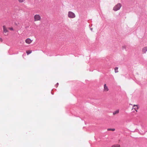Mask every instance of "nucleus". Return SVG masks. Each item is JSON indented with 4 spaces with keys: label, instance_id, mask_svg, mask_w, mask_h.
Returning <instances> with one entry per match:
<instances>
[{
    "label": "nucleus",
    "instance_id": "11",
    "mask_svg": "<svg viewBox=\"0 0 147 147\" xmlns=\"http://www.w3.org/2000/svg\"><path fill=\"white\" fill-rule=\"evenodd\" d=\"M32 52V51L30 50L27 51H26V53L27 55H28L29 54L31 53Z\"/></svg>",
    "mask_w": 147,
    "mask_h": 147
},
{
    "label": "nucleus",
    "instance_id": "1",
    "mask_svg": "<svg viewBox=\"0 0 147 147\" xmlns=\"http://www.w3.org/2000/svg\"><path fill=\"white\" fill-rule=\"evenodd\" d=\"M41 20V17L39 14H36L34 16V21L35 22L40 21Z\"/></svg>",
    "mask_w": 147,
    "mask_h": 147
},
{
    "label": "nucleus",
    "instance_id": "15",
    "mask_svg": "<svg viewBox=\"0 0 147 147\" xmlns=\"http://www.w3.org/2000/svg\"><path fill=\"white\" fill-rule=\"evenodd\" d=\"M20 3H23L25 1V0H18Z\"/></svg>",
    "mask_w": 147,
    "mask_h": 147
},
{
    "label": "nucleus",
    "instance_id": "16",
    "mask_svg": "<svg viewBox=\"0 0 147 147\" xmlns=\"http://www.w3.org/2000/svg\"><path fill=\"white\" fill-rule=\"evenodd\" d=\"M0 39V40H1V42H2V38H1Z\"/></svg>",
    "mask_w": 147,
    "mask_h": 147
},
{
    "label": "nucleus",
    "instance_id": "8",
    "mask_svg": "<svg viewBox=\"0 0 147 147\" xmlns=\"http://www.w3.org/2000/svg\"><path fill=\"white\" fill-rule=\"evenodd\" d=\"M3 32L5 33H6L7 32H8V30H7V28L6 27V26H3Z\"/></svg>",
    "mask_w": 147,
    "mask_h": 147
},
{
    "label": "nucleus",
    "instance_id": "6",
    "mask_svg": "<svg viewBox=\"0 0 147 147\" xmlns=\"http://www.w3.org/2000/svg\"><path fill=\"white\" fill-rule=\"evenodd\" d=\"M109 88L107 86L106 84H105L104 85V92H107L109 91Z\"/></svg>",
    "mask_w": 147,
    "mask_h": 147
},
{
    "label": "nucleus",
    "instance_id": "7",
    "mask_svg": "<svg viewBox=\"0 0 147 147\" xmlns=\"http://www.w3.org/2000/svg\"><path fill=\"white\" fill-rule=\"evenodd\" d=\"M147 51V47H145L142 48V51L143 53H146Z\"/></svg>",
    "mask_w": 147,
    "mask_h": 147
},
{
    "label": "nucleus",
    "instance_id": "9",
    "mask_svg": "<svg viewBox=\"0 0 147 147\" xmlns=\"http://www.w3.org/2000/svg\"><path fill=\"white\" fill-rule=\"evenodd\" d=\"M111 147H121V146L119 144H116L113 145Z\"/></svg>",
    "mask_w": 147,
    "mask_h": 147
},
{
    "label": "nucleus",
    "instance_id": "3",
    "mask_svg": "<svg viewBox=\"0 0 147 147\" xmlns=\"http://www.w3.org/2000/svg\"><path fill=\"white\" fill-rule=\"evenodd\" d=\"M68 17L69 18H74L75 17V15L73 12L69 11L68 13Z\"/></svg>",
    "mask_w": 147,
    "mask_h": 147
},
{
    "label": "nucleus",
    "instance_id": "5",
    "mask_svg": "<svg viewBox=\"0 0 147 147\" xmlns=\"http://www.w3.org/2000/svg\"><path fill=\"white\" fill-rule=\"evenodd\" d=\"M32 41L30 38H28L25 40V42L27 44H30L32 42Z\"/></svg>",
    "mask_w": 147,
    "mask_h": 147
},
{
    "label": "nucleus",
    "instance_id": "2",
    "mask_svg": "<svg viewBox=\"0 0 147 147\" xmlns=\"http://www.w3.org/2000/svg\"><path fill=\"white\" fill-rule=\"evenodd\" d=\"M121 6L120 3H118L113 7V9L115 11H117L119 9Z\"/></svg>",
    "mask_w": 147,
    "mask_h": 147
},
{
    "label": "nucleus",
    "instance_id": "10",
    "mask_svg": "<svg viewBox=\"0 0 147 147\" xmlns=\"http://www.w3.org/2000/svg\"><path fill=\"white\" fill-rule=\"evenodd\" d=\"M119 112V110H116L113 112V115H115L116 114H118Z\"/></svg>",
    "mask_w": 147,
    "mask_h": 147
},
{
    "label": "nucleus",
    "instance_id": "4",
    "mask_svg": "<svg viewBox=\"0 0 147 147\" xmlns=\"http://www.w3.org/2000/svg\"><path fill=\"white\" fill-rule=\"evenodd\" d=\"M139 106L138 105H133V107L132 109V110L134 109L136 111V112H138V110L139 109Z\"/></svg>",
    "mask_w": 147,
    "mask_h": 147
},
{
    "label": "nucleus",
    "instance_id": "12",
    "mask_svg": "<svg viewBox=\"0 0 147 147\" xmlns=\"http://www.w3.org/2000/svg\"><path fill=\"white\" fill-rule=\"evenodd\" d=\"M118 67H115V73H116L118 72Z\"/></svg>",
    "mask_w": 147,
    "mask_h": 147
},
{
    "label": "nucleus",
    "instance_id": "13",
    "mask_svg": "<svg viewBox=\"0 0 147 147\" xmlns=\"http://www.w3.org/2000/svg\"><path fill=\"white\" fill-rule=\"evenodd\" d=\"M115 130V129L113 128V129H111V128H109L107 129L108 131H114Z\"/></svg>",
    "mask_w": 147,
    "mask_h": 147
},
{
    "label": "nucleus",
    "instance_id": "14",
    "mask_svg": "<svg viewBox=\"0 0 147 147\" xmlns=\"http://www.w3.org/2000/svg\"><path fill=\"white\" fill-rule=\"evenodd\" d=\"M8 29L11 30V31L14 30V29H13V28L12 27L9 28Z\"/></svg>",
    "mask_w": 147,
    "mask_h": 147
}]
</instances>
